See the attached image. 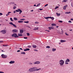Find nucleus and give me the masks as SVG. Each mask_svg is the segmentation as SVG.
Segmentation results:
<instances>
[{"instance_id": "obj_56", "label": "nucleus", "mask_w": 73, "mask_h": 73, "mask_svg": "<svg viewBox=\"0 0 73 73\" xmlns=\"http://www.w3.org/2000/svg\"><path fill=\"white\" fill-rule=\"evenodd\" d=\"M65 35H66V36H68V34H67L66 33H65Z\"/></svg>"}, {"instance_id": "obj_32", "label": "nucleus", "mask_w": 73, "mask_h": 73, "mask_svg": "<svg viewBox=\"0 0 73 73\" xmlns=\"http://www.w3.org/2000/svg\"><path fill=\"white\" fill-rule=\"evenodd\" d=\"M66 1H68V0H64L63 1H62V2H66Z\"/></svg>"}, {"instance_id": "obj_45", "label": "nucleus", "mask_w": 73, "mask_h": 73, "mask_svg": "<svg viewBox=\"0 0 73 73\" xmlns=\"http://www.w3.org/2000/svg\"><path fill=\"white\" fill-rule=\"evenodd\" d=\"M24 38L25 39H27L28 38L27 37H24Z\"/></svg>"}, {"instance_id": "obj_43", "label": "nucleus", "mask_w": 73, "mask_h": 73, "mask_svg": "<svg viewBox=\"0 0 73 73\" xmlns=\"http://www.w3.org/2000/svg\"><path fill=\"white\" fill-rule=\"evenodd\" d=\"M27 36H29V35H30L29 34V33H27Z\"/></svg>"}, {"instance_id": "obj_7", "label": "nucleus", "mask_w": 73, "mask_h": 73, "mask_svg": "<svg viewBox=\"0 0 73 73\" xmlns=\"http://www.w3.org/2000/svg\"><path fill=\"white\" fill-rule=\"evenodd\" d=\"M12 32L13 33H16L18 32V30L16 29H13L12 30Z\"/></svg>"}, {"instance_id": "obj_27", "label": "nucleus", "mask_w": 73, "mask_h": 73, "mask_svg": "<svg viewBox=\"0 0 73 73\" xmlns=\"http://www.w3.org/2000/svg\"><path fill=\"white\" fill-rule=\"evenodd\" d=\"M40 4H41V3H39V4H38L37 5H36V7H38L39 6H40Z\"/></svg>"}, {"instance_id": "obj_12", "label": "nucleus", "mask_w": 73, "mask_h": 73, "mask_svg": "<svg viewBox=\"0 0 73 73\" xmlns=\"http://www.w3.org/2000/svg\"><path fill=\"white\" fill-rule=\"evenodd\" d=\"M23 31V30H21L20 31V33L21 34L23 33L24 32V31Z\"/></svg>"}, {"instance_id": "obj_2", "label": "nucleus", "mask_w": 73, "mask_h": 73, "mask_svg": "<svg viewBox=\"0 0 73 73\" xmlns=\"http://www.w3.org/2000/svg\"><path fill=\"white\" fill-rule=\"evenodd\" d=\"M59 64L60 66H63L64 64V61L62 60H61L59 61Z\"/></svg>"}, {"instance_id": "obj_39", "label": "nucleus", "mask_w": 73, "mask_h": 73, "mask_svg": "<svg viewBox=\"0 0 73 73\" xmlns=\"http://www.w3.org/2000/svg\"><path fill=\"white\" fill-rule=\"evenodd\" d=\"M39 23L38 22V21H36L35 22V24H39Z\"/></svg>"}, {"instance_id": "obj_11", "label": "nucleus", "mask_w": 73, "mask_h": 73, "mask_svg": "<svg viewBox=\"0 0 73 73\" xmlns=\"http://www.w3.org/2000/svg\"><path fill=\"white\" fill-rule=\"evenodd\" d=\"M67 7H68V5H66L65 6H64L63 7V9H64V10H65V9H66V8H67Z\"/></svg>"}, {"instance_id": "obj_48", "label": "nucleus", "mask_w": 73, "mask_h": 73, "mask_svg": "<svg viewBox=\"0 0 73 73\" xmlns=\"http://www.w3.org/2000/svg\"><path fill=\"white\" fill-rule=\"evenodd\" d=\"M13 6H15V5L16 6L17 5L16 4L14 3V4H13Z\"/></svg>"}, {"instance_id": "obj_35", "label": "nucleus", "mask_w": 73, "mask_h": 73, "mask_svg": "<svg viewBox=\"0 0 73 73\" xmlns=\"http://www.w3.org/2000/svg\"><path fill=\"white\" fill-rule=\"evenodd\" d=\"M27 47H28V48H31L32 47V46H27Z\"/></svg>"}, {"instance_id": "obj_51", "label": "nucleus", "mask_w": 73, "mask_h": 73, "mask_svg": "<svg viewBox=\"0 0 73 73\" xmlns=\"http://www.w3.org/2000/svg\"><path fill=\"white\" fill-rule=\"evenodd\" d=\"M3 15V13H0V16H1Z\"/></svg>"}, {"instance_id": "obj_3", "label": "nucleus", "mask_w": 73, "mask_h": 73, "mask_svg": "<svg viewBox=\"0 0 73 73\" xmlns=\"http://www.w3.org/2000/svg\"><path fill=\"white\" fill-rule=\"evenodd\" d=\"M15 11L16 12H19L20 13L19 14H21L22 12V11L20 9H18L17 10H16Z\"/></svg>"}, {"instance_id": "obj_5", "label": "nucleus", "mask_w": 73, "mask_h": 73, "mask_svg": "<svg viewBox=\"0 0 73 73\" xmlns=\"http://www.w3.org/2000/svg\"><path fill=\"white\" fill-rule=\"evenodd\" d=\"M1 56L2 58H7V55L4 54H2Z\"/></svg>"}, {"instance_id": "obj_64", "label": "nucleus", "mask_w": 73, "mask_h": 73, "mask_svg": "<svg viewBox=\"0 0 73 73\" xmlns=\"http://www.w3.org/2000/svg\"><path fill=\"white\" fill-rule=\"evenodd\" d=\"M19 49H21V50H23V49L21 48H19Z\"/></svg>"}, {"instance_id": "obj_6", "label": "nucleus", "mask_w": 73, "mask_h": 73, "mask_svg": "<svg viewBox=\"0 0 73 73\" xmlns=\"http://www.w3.org/2000/svg\"><path fill=\"white\" fill-rule=\"evenodd\" d=\"M1 32L2 34H5V33H6V31L5 30H2L1 31Z\"/></svg>"}, {"instance_id": "obj_26", "label": "nucleus", "mask_w": 73, "mask_h": 73, "mask_svg": "<svg viewBox=\"0 0 73 73\" xmlns=\"http://www.w3.org/2000/svg\"><path fill=\"white\" fill-rule=\"evenodd\" d=\"M13 27H14L15 28H17V26L16 25L13 24Z\"/></svg>"}, {"instance_id": "obj_42", "label": "nucleus", "mask_w": 73, "mask_h": 73, "mask_svg": "<svg viewBox=\"0 0 73 73\" xmlns=\"http://www.w3.org/2000/svg\"><path fill=\"white\" fill-rule=\"evenodd\" d=\"M65 62V64H66L67 65H68V64H69V63H68V62Z\"/></svg>"}, {"instance_id": "obj_36", "label": "nucleus", "mask_w": 73, "mask_h": 73, "mask_svg": "<svg viewBox=\"0 0 73 73\" xmlns=\"http://www.w3.org/2000/svg\"><path fill=\"white\" fill-rule=\"evenodd\" d=\"M24 23H29V21H24Z\"/></svg>"}, {"instance_id": "obj_46", "label": "nucleus", "mask_w": 73, "mask_h": 73, "mask_svg": "<svg viewBox=\"0 0 73 73\" xmlns=\"http://www.w3.org/2000/svg\"><path fill=\"white\" fill-rule=\"evenodd\" d=\"M47 5H48V4H46V5H44V7H46V6H47Z\"/></svg>"}, {"instance_id": "obj_24", "label": "nucleus", "mask_w": 73, "mask_h": 73, "mask_svg": "<svg viewBox=\"0 0 73 73\" xmlns=\"http://www.w3.org/2000/svg\"><path fill=\"white\" fill-rule=\"evenodd\" d=\"M17 18H16V17H14V20H15V21H16V20H17Z\"/></svg>"}, {"instance_id": "obj_22", "label": "nucleus", "mask_w": 73, "mask_h": 73, "mask_svg": "<svg viewBox=\"0 0 73 73\" xmlns=\"http://www.w3.org/2000/svg\"><path fill=\"white\" fill-rule=\"evenodd\" d=\"M71 12H66L65 14H69V13H70Z\"/></svg>"}, {"instance_id": "obj_14", "label": "nucleus", "mask_w": 73, "mask_h": 73, "mask_svg": "<svg viewBox=\"0 0 73 73\" xmlns=\"http://www.w3.org/2000/svg\"><path fill=\"white\" fill-rule=\"evenodd\" d=\"M65 41H66L65 40H60L61 42H65Z\"/></svg>"}, {"instance_id": "obj_63", "label": "nucleus", "mask_w": 73, "mask_h": 73, "mask_svg": "<svg viewBox=\"0 0 73 73\" xmlns=\"http://www.w3.org/2000/svg\"><path fill=\"white\" fill-rule=\"evenodd\" d=\"M34 7H36V5H34Z\"/></svg>"}, {"instance_id": "obj_55", "label": "nucleus", "mask_w": 73, "mask_h": 73, "mask_svg": "<svg viewBox=\"0 0 73 73\" xmlns=\"http://www.w3.org/2000/svg\"><path fill=\"white\" fill-rule=\"evenodd\" d=\"M70 20H71V21H73V19H72V18Z\"/></svg>"}, {"instance_id": "obj_23", "label": "nucleus", "mask_w": 73, "mask_h": 73, "mask_svg": "<svg viewBox=\"0 0 73 73\" xmlns=\"http://www.w3.org/2000/svg\"><path fill=\"white\" fill-rule=\"evenodd\" d=\"M18 35L19 36H23V35L21 33L19 34Z\"/></svg>"}, {"instance_id": "obj_50", "label": "nucleus", "mask_w": 73, "mask_h": 73, "mask_svg": "<svg viewBox=\"0 0 73 73\" xmlns=\"http://www.w3.org/2000/svg\"><path fill=\"white\" fill-rule=\"evenodd\" d=\"M24 51H25V52L26 51H27V49H25L24 50Z\"/></svg>"}, {"instance_id": "obj_53", "label": "nucleus", "mask_w": 73, "mask_h": 73, "mask_svg": "<svg viewBox=\"0 0 73 73\" xmlns=\"http://www.w3.org/2000/svg\"><path fill=\"white\" fill-rule=\"evenodd\" d=\"M0 73H4V72L2 71H0Z\"/></svg>"}, {"instance_id": "obj_44", "label": "nucleus", "mask_w": 73, "mask_h": 73, "mask_svg": "<svg viewBox=\"0 0 73 73\" xmlns=\"http://www.w3.org/2000/svg\"><path fill=\"white\" fill-rule=\"evenodd\" d=\"M68 22L69 23H72V21H68Z\"/></svg>"}, {"instance_id": "obj_10", "label": "nucleus", "mask_w": 73, "mask_h": 73, "mask_svg": "<svg viewBox=\"0 0 73 73\" xmlns=\"http://www.w3.org/2000/svg\"><path fill=\"white\" fill-rule=\"evenodd\" d=\"M15 62L14 61H11L10 62H9V63L12 64H14Z\"/></svg>"}, {"instance_id": "obj_41", "label": "nucleus", "mask_w": 73, "mask_h": 73, "mask_svg": "<svg viewBox=\"0 0 73 73\" xmlns=\"http://www.w3.org/2000/svg\"><path fill=\"white\" fill-rule=\"evenodd\" d=\"M11 13V12H8V14H7L8 15H9V13Z\"/></svg>"}, {"instance_id": "obj_20", "label": "nucleus", "mask_w": 73, "mask_h": 73, "mask_svg": "<svg viewBox=\"0 0 73 73\" xmlns=\"http://www.w3.org/2000/svg\"><path fill=\"white\" fill-rule=\"evenodd\" d=\"M32 46L33 48H36V45H33Z\"/></svg>"}, {"instance_id": "obj_29", "label": "nucleus", "mask_w": 73, "mask_h": 73, "mask_svg": "<svg viewBox=\"0 0 73 73\" xmlns=\"http://www.w3.org/2000/svg\"><path fill=\"white\" fill-rule=\"evenodd\" d=\"M56 15H57V16H60V14H58L57 13Z\"/></svg>"}, {"instance_id": "obj_40", "label": "nucleus", "mask_w": 73, "mask_h": 73, "mask_svg": "<svg viewBox=\"0 0 73 73\" xmlns=\"http://www.w3.org/2000/svg\"><path fill=\"white\" fill-rule=\"evenodd\" d=\"M46 48H50V46H46Z\"/></svg>"}, {"instance_id": "obj_19", "label": "nucleus", "mask_w": 73, "mask_h": 73, "mask_svg": "<svg viewBox=\"0 0 73 73\" xmlns=\"http://www.w3.org/2000/svg\"><path fill=\"white\" fill-rule=\"evenodd\" d=\"M51 25H52V26H56V24H54V23H52L51 24Z\"/></svg>"}, {"instance_id": "obj_49", "label": "nucleus", "mask_w": 73, "mask_h": 73, "mask_svg": "<svg viewBox=\"0 0 73 73\" xmlns=\"http://www.w3.org/2000/svg\"><path fill=\"white\" fill-rule=\"evenodd\" d=\"M58 22H60V23H62V21H59Z\"/></svg>"}, {"instance_id": "obj_8", "label": "nucleus", "mask_w": 73, "mask_h": 73, "mask_svg": "<svg viewBox=\"0 0 73 73\" xmlns=\"http://www.w3.org/2000/svg\"><path fill=\"white\" fill-rule=\"evenodd\" d=\"M40 63V62L39 61H36L33 63L34 64H39Z\"/></svg>"}, {"instance_id": "obj_16", "label": "nucleus", "mask_w": 73, "mask_h": 73, "mask_svg": "<svg viewBox=\"0 0 73 73\" xmlns=\"http://www.w3.org/2000/svg\"><path fill=\"white\" fill-rule=\"evenodd\" d=\"M3 46H8L9 45L8 44H3Z\"/></svg>"}, {"instance_id": "obj_9", "label": "nucleus", "mask_w": 73, "mask_h": 73, "mask_svg": "<svg viewBox=\"0 0 73 73\" xmlns=\"http://www.w3.org/2000/svg\"><path fill=\"white\" fill-rule=\"evenodd\" d=\"M48 28L49 30H51V29H54V27H48Z\"/></svg>"}, {"instance_id": "obj_60", "label": "nucleus", "mask_w": 73, "mask_h": 73, "mask_svg": "<svg viewBox=\"0 0 73 73\" xmlns=\"http://www.w3.org/2000/svg\"><path fill=\"white\" fill-rule=\"evenodd\" d=\"M35 51H36V52H37V50H34Z\"/></svg>"}, {"instance_id": "obj_28", "label": "nucleus", "mask_w": 73, "mask_h": 73, "mask_svg": "<svg viewBox=\"0 0 73 73\" xmlns=\"http://www.w3.org/2000/svg\"><path fill=\"white\" fill-rule=\"evenodd\" d=\"M10 4L13 5L14 4H15V2H10Z\"/></svg>"}, {"instance_id": "obj_38", "label": "nucleus", "mask_w": 73, "mask_h": 73, "mask_svg": "<svg viewBox=\"0 0 73 73\" xmlns=\"http://www.w3.org/2000/svg\"><path fill=\"white\" fill-rule=\"evenodd\" d=\"M10 24H11V25H13V23L12 22H10L9 23Z\"/></svg>"}, {"instance_id": "obj_61", "label": "nucleus", "mask_w": 73, "mask_h": 73, "mask_svg": "<svg viewBox=\"0 0 73 73\" xmlns=\"http://www.w3.org/2000/svg\"><path fill=\"white\" fill-rule=\"evenodd\" d=\"M8 15L7 14H6V16H8Z\"/></svg>"}, {"instance_id": "obj_31", "label": "nucleus", "mask_w": 73, "mask_h": 73, "mask_svg": "<svg viewBox=\"0 0 73 73\" xmlns=\"http://www.w3.org/2000/svg\"><path fill=\"white\" fill-rule=\"evenodd\" d=\"M21 54H25V52H21Z\"/></svg>"}, {"instance_id": "obj_37", "label": "nucleus", "mask_w": 73, "mask_h": 73, "mask_svg": "<svg viewBox=\"0 0 73 73\" xmlns=\"http://www.w3.org/2000/svg\"><path fill=\"white\" fill-rule=\"evenodd\" d=\"M57 8H58V6L56 7L55 8V9H57Z\"/></svg>"}, {"instance_id": "obj_47", "label": "nucleus", "mask_w": 73, "mask_h": 73, "mask_svg": "<svg viewBox=\"0 0 73 73\" xmlns=\"http://www.w3.org/2000/svg\"><path fill=\"white\" fill-rule=\"evenodd\" d=\"M26 49L27 50V51L28 50H30V49H29V48H27Z\"/></svg>"}, {"instance_id": "obj_52", "label": "nucleus", "mask_w": 73, "mask_h": 73, "mask_svg": "<svg viewBox=\"0 0 73 73\" xmlns=\"http://www.w3.org/2000/svg\"><path fill=\"white\" fill-rule=\"evenodd\" d=\"M29 65H33V63H29Z\"/></svg>"}, {"instance_id": "obj_15", "label": "nucleus", "mask_w": 73, "mask_h": 73, "mask_svg": "<svg viewBox=\"0 0 73 73\" xmlns=\"http://www.w3.org/2000/svg\"><path fill=\"white\" fill-rule=\"evenodd\" d=\"M56 48H53L52 49V51H53V52H54V51H56Z\"/></svg>"}, {"instance_id": "obj_34", "label": "nucleus", "mask_w": 73, "mask_h": 73, "mask_svg": "<svg viewBox=\"0 0 73 73\" xmlns=\"http://www.w3.org/2000/svg\"><path fill=\"white\" fill-rule=\"evenodd\" d=\"M25 20V19H21L20 20H21V21H24V20Z\"/></svg>"}, {"instance_id": "obj_21", "label": "nucleus", "mask_w": 73, "mask_h": 73, "mask_svg": "<svg viewBox=\"0 0 73 73\" xmlns=\"http://www.w3.org/2000/svg\"><path fill=\"white\" fill-rule=\"evenodd\" d=\"M49 19H51L52 20H54V18L53 17H49Z\"/></svg>"}, {"instance_id": "obj_13", "label": "nucleus", "mask_w": 73, "mask_h": 73, "mask_svg": "<svg viewBox=\"0 0 73 73\" xmlns=\"http://www.w3.org/2000/svg\"><path fill=\"white\" fill-rule=\"evenodd\" d=\"M38 27H35V28L34 29V30L36 31V30H38Z\"/></svg>"}, {"instance_id": "obj_17", "label": "nucleus", "mask_w": 73, "mask_h": 73, "mask_svg": "<svg viewBox=\"0 0 73 73\" xmlns=\"http://www.w3.org/2000/svg\"><path fill=\"white\" fill-rule=\"evenodd\" d=\"M18 23H23V21H18Z\"/></svg>"}, {"instance_id": "obj_33", "label": "nucleus", "mask_w": 73, "mask_h": 73, "mask_svg": "<svg viewBox=\"0 0 73 73\" xmlns=\"http://www.w3.org/2000/svg\"><path fill=\"white\" fill-rule=\"evenodd\" d=\"M16 8H17V7H16V6H14L13 7V9H16Z\"/></svg>"}, {"instance_id": "obj_1", "label": "nucleus", "mask_w": 73, "mask_h": 73, "mask_svg": "<svg viewBox=\"0 0 73 73\" xmlns=\"http://www.w3.org/2000/svg\"><path fill=\"white\" fill-rule=\"evenodd\" d=\"M37 68L36 67H33L29 69V72H34L35 71H38L39 70H40L41 68L37 69Z\"/></svg>"}, {"instance_id": "obj_30", "label": "nucleus", "mask_w": 73, "mask_h": 73, "mask_svg": "<svg viewBox=\"0 0 73 73\" xmlns=\"http://www.w3.org/2000/svg\"><path fill=\"white\" fill-rule=\"evenodd\" d=\"M10 20L11 21H14V20L12 19V18H10Z\"/></svg>"}, {"instance_id": "obj_54", "label": "nucleus", "mask_w": 73, "mask_h": 73, "mask_svg": "<svg viewBox=\"0 0 73 73\" xmlns=\"http://www.w3.org/2000/svg\"><path fill=\"white\" fill-rule=\"evenodd\" d=\"M43 9H39V10L40 11H41V10H42Z\"/></svg>"}, {"instance_id": "obj_62", "label": "nucleus", "mask_w": 73, "mask_h": 73, "mask_svg": "<svg viewBox=\"0 0 73 73\" xmlns=\"http://www.w3.org/2000/svg\"><path fill=\"white\" fill-rule=\"evenodd\" d=\"M56 28H58V26H56Z\"/></svg>"}, {"instance_id": "obj_58", "label": "nucleus", "mask_w": 73, "mask_h": 73, "mask_svg": "<svg viewBox=\"0 0 73 73\" xmlns=\"http://www.w3.org/2000/svg\"><path fill=\"white\" fill-rule=\"evenodd\" d=\"M20 52V50H18L17 51V52Z\"/></svg>"}, {"instance_id": "obj_25", "label": "nucleus", "mask_w": 73, "mask_h": 73, "mask_svg": "<svg viewBox=\"0 0 73 73\" xmlns=\"http://www.w3.org/2000/svg\"><path fill=\"white\" fill-rule=\"evenodd\" d=\"M44 17L45 19H47V20H48V19H49V17Z\"/></svg>"}, {"instance_id": "obj_59", "label": "nucleus", "mask_w": 73, "mask_h": 73, "mask_svg": "<svg viewBox=\"0 0 73 73\" xmlns=\"http://www.w3.org/2000/svg\"><path fill=\"white\" fill-rule=\"evenodd\" d=\"M13 13H16V11H14Z\"/></svg>"}, {"instance_id": "obj_4", "label": "nucleus", "mask_w": 73, "mask_h": 73, "mask_svg": "<svg viewBox=\"0 0 73 73\" xmlns=\"http://www.w3.org/2000/svg\"><path fill=\"white\" fill-rule=\"evenodd\" d=\"M12 37H19V36L17 35L16 33H14L11 35Z\"/></svg>"}, {"instance_id": "obj_18", "label": "nucleus", "mask_w": 73, "mask_h": 73, "mask_svg": "<svg viewBox=\"0 0 73 73\" xmlns=\"http://www.w3.org/2000/svg\"><path fill=\"white\" fill-rule=\"evenodd\" d=\"M70 61V60L68 59H67L65 61V62H69Z\"/></svg>"}, {"instance_id": "obj_57", "label": "nucleus", "mask_w": 73, "mask_h": 73, "mask_svg": "<svg viewBox=\"0 0 73 73\" xmlns=\"http://www.w3.org/2000/svg\"><path fill=\"white\" fill-rule=\"evenodd\" d=\"M46 31H47L48 32H50L49 30H46Z\"/></svg>"}]
</instances>
